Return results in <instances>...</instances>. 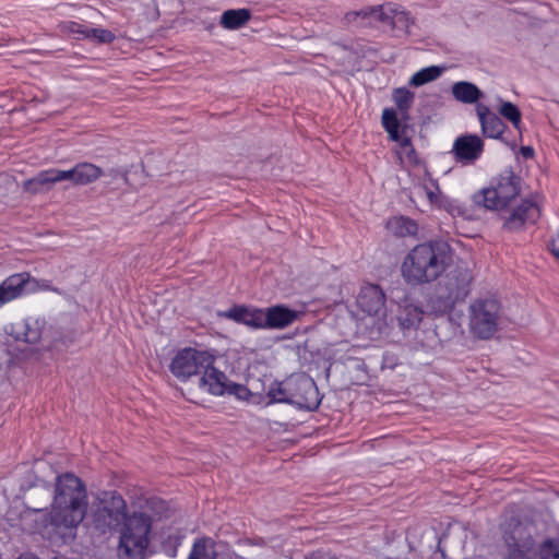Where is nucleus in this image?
<instances>
[{
  "label": "nucleus",
  "instance_id": "f257e3e1",
  "mask_svg": "<svg viewBox=\"0 0 559 559\" xmlns=\"http://www.w3.org/2000/svg\"><path fill=\"white\" fill-rule=\"evenodd\" d=\"M152 518L142 511L127 512V502L116 490L102 491L93 504L92 524L99 534L120 532L119 559H145Z\"/></svg>",
  "mask_w": 559,
  "mask_h": 559
},
{
  "label": "nucleus",
  "instance_id": "f03ea898",
  "mask_svg": "<svg viewBox=\"0 0 559 559\" xmlns=\"http://www.w3.org/2000/svg\"><path fill=\"white\" fill-rule=\"evenodd\" d=\"M87 506V490L83 480L69 472L58 475L48 524L50 538L61 544L71 543L86 515Z\"/></svg>",
  "mask_w": 559,
  "mask_h": 559
},
{
  "label": "nucleus",
  "instance_id": "7ed1b4c3",
  "mask_svg": "<svg viewBox=\"0 0 559 559\" xmlns=\"http://www.w3.org/2000/svg\"><path fill=\"white\" fill-rule=\"evenodd\" d=\"M449 246L428 241L415 246L404 258L401 273L407 284L418 286L435 282L447 270Z\"/></svg>",
  "mask_w": 559,
  "mask_h": 559
},
{
  "label": "nucleus",
  "instance_id": "20e7f679",
  "mask_svg": "<svg viewBox=\"0 0 559 559\" xmlns=\"http://www.w3.org/2000/svg\"><path fill=\"white\" fill-rule=\"evenodd\" d=\"M473 280L468 265L465 262H457L439 282L431 299L432 310L437 314L450 313L457 302H463L469 295Z\"/></svg>",
  "mask_w": 559,
  "mask_h": 559
},
{
  "label": "nucleus",
  "instance_id": "39448f33",
  "mask_svg": "<svg viewBox=\"0 0 559 559\" xmlns=\"http://www.w3.org/2000/svg\"><path fill=\"white\" fill-rule=\"evenodd\" d=\"M522 179L512 168H506L492 179L490 187L473 195V202L490 211L506 210L521 192Z\"/></svg>",
  "mask_w": 559,
  "mask_h": 559
},
{
  "label": "nucleus",
  "instance_id": "423d86ee",
  "mask_svg": "<svg viewBox=\"0 0 559 559\" xmlns=\"http://www.w3.org/2000/svg\"><path fill=\"white\" fill-rule=\"evenodd\" d=\"M502 306L493 296L479 297L468 307L471 333L479 340H490L499 330Z\"/></svg>",
  "mask_w": 559,
  "mask_h": 559
},
{
  "label": "nucleus",
  "instance_id": "0eeeda50",
  "mask_svg": "<svg viewBox=\"0 0 559 559\" xmlns=\"http://www.w3.org/2000/svg\"><path fill=\"white\" fill-rule=\"evenodd\" d=\"M214 361L215 357L210 352L186 347L176 354L169 369L176 378L186 381L192 376L205 374L214 368Z\"/></svg>",
  "mask_w": 559,
  "mask_h": 559
},
{
  "label": "nucleus",
  "instance_id": "6e6552de",
  "mask_svg": "<svg viewBox=\"0 0 559 559\" xmlns=\"http://www.w3.org/2000/svg\"><path fill=\"white\" fill-rule=\"evenodd\" d=\"M506 551L502 559H534L535 542L523 523L511 518L502 525Z\"/></svg>",
  "mask_w": 559,
  "mask_h": 559
},
{
  "label": "nucleus",
  "instance_id": "1a4fd4ad",
  "mask_svg": "<svg viewBox=\"0 0 559 559\" xmlns=\"http://www.w3.org/2000/svg\"><path fill=\"white\" fill-rule=\"evenodd\" d=\"M288 391L292 392L290 405H295L300 409L316 411L321 397L314 380L301 372L294 373L288 377Z\"/></svg>",
  "mask_w": 559,
  "mask_h": 559
},
{
  "label": "nucleus",
  "instance_id": "9d476101",
  "mask_svg": "<svg viewBox=\"0 0 559 559\" xmlns=\"http://www.w3.org/2000/svg\"><path fill=\"white\" fill-rule=\"evenodd\" d=\"M198 385L213 395L233 394L239 399H246L249 394L245 385L231 382L223 371L216 368L200 376Z\"/></svg>",
  "mask_w": 559,
  "mask_h": 559
},
{
  "label": "nucleus",
  "instance_id": "9b49d317",
  "mask_svg": "<svg viewBox=\"0 0 559 559\" xmlns=\"http://www.w3.org/2000/svg\"><path fill=\"white\" fill-rule=\"evenodd\" d=\"M39 287L48 289L49 285L39 286V282L27 272L12 274L0 284V307Z\"/></svg>",
  "mask_w": 559,
  "mask_h": 559
},
{
  "label": "nucleus",
  "instance_id": "f8f14e48",
  "mask_svg": "<svg viewBox=\"0 0 559 559\" xmlns=\"http://www.w3.org/2000/svg\"><path fill=\"white\" fill-rule=\"evenodd\" d=\"M44 326V320L27 318L11 322L4 331L17 342L36 344L41 338Z\"/></svg>",
  "mask_w": 559,
  "mask_h": 559
},
{
  "label": "nucleus",
  "instance_id": "ddd939ff",
  "mask_svg": "<svg viewBox=\"0 0 559 559\" xmlns=\"http://www.w3.org/2000/svg\"><path fill=\"white\" fill-rule=\"evenodd\" d=\"M218 316L254 330H264V309L262 308L247 305H234L228 310L219 312Z\"/></svg>",
  "mask_w": 559,
  "mask_h": 559
},
{
  "label": "nucleus",
  "instance_id": "4468645a",
  "mask_svg": "<svg viewBox=\"0 0 559 559\" xmlns=\"http://www.w3.org/2000/svg\"><path fill=\"white\" fill-rule=\"evenodd\" d=\"M539 217V209L535 202L528 199L512 210L504 218L503 229L509 231L520 230L526 223H535Z\"/></svg>",
  "mask_w": 559,
  "mask_h": 559
},
{
  "label": "nucleus",
  "instance_id": "2eb2a0df",
  "mask_svg": "<svg viewBox=\"0 0 559 559\" xmlns=\"http://www.w3.org/2000/svg\"><path fill=\"white\" fill-rule=\"evenodd\" d=\"M385 294L377 284L362 286L357 297L359 309L369 316H378L385 307Z\"/></svg>",
  "mask_w": 559,
  "mask_h": 559
},
{
  "label": "nucleus",
  "instance_id": "dca6fc26",
  "mask_svg": "<svg viewBox=\"0 0 559 559\" xmlns=\"http://www.w3.org/2000/svg\"><path fill=\"white\" fill-rule=\"evenodd\" d=\"M484 151V142L476 134L459 136L453 144L452 152L457 162L473 163Z\"/></svg>",
  "mask_w": 559,
  "mask_h": 559
},
{
  "label": "nucleus",
  "instance_id": "f3484780",
  "mask_svg": "<svg viewBox=\"0 0 559 559\" xmlns=\"http://www.w3.org/2000/svg\"><path fill=\"white\" fill-rule=\"evenodd\" d=\"M298 312L284 305H276L264 309V330H281L293 324Z\"/></svg>",
  "mask_w": 559,
  "mask_h": 559
},
{
  "label": "nucleus",
  "instance_id": "a211bd4d",
  "mask_svg": "<svg viewBox=\"0 0 559 559\" xmlns=\"http://www.w3.org/2000/svg\"><path fill=\"white\" fill-rule=\"evenodd\" d=\"M477 116L480 121L481 132L486 138L500 139L507 128L502 119L484 104L476 105Z\"/></svg>",
  "mask_w": 559,
  "mask_h": 559
},
{
  "label": "nucleus",
  "instance_id": "6ab92c4d",
  "mask_svg": "<svg viewBox=\"0 0 559 559\" xmlns=\"http://www.w3.org/2000/svg\"><path fill=\"white\" fill-rule=\"evenodd\" d=\"M378 19H384L382 5L364 8L359 11L347 12L343 22L346 25H355L357 27L373 26Z\"/></svg>",
  "mask_w": 559,
  "mask_h": 559
},
{
  "label": "nucleus",
  "instance_id": "aec40b11",
  "mask_svg": "<svg viewBox=\"0 0 559 559\" xmlns=\"http://www.w3.org/2000/svg\"><path fill=\"white\" fill-rule=\"evenodd\" d=\"M58 183L55 168L39 171L36 176L23 182V190L31 194L49 192Z\"/></svg>",
  "mask_w": 559,
  "mask_h": 559
},
{
  "label": "nucleus",
  "instance_id": "412c9836",
  "mask_svg": "<svg viewBox=\"0 0 559 559\" xmlns=\"http://www.w3.org/2000/svg\"><path fill=\"white\" fill-rule=\"evenodd\" d=\"M424 311L420 307L413 304H405L399 308L396 320L402 331L416 330L421 320Z\"/></svg>",
  "mask_w": 559,
  "mask_h": 559
},
{
  "label": "nucleus",
  "instance_id": "4be33fe9",
  "mask_svg": "<svg viewBox=\"0 0 559 559\" xmlns=\"http://www.w3.org/2000/svg\"><path fill=\"white\" fill-rule=\"evenodd\" d=\"M454 98L464 104H474L483 97V92L473 83L460 81L453 84Z\"/></svg>",
  "mask_w": 559,
  "mask_h": 559
},
{
  "label": "nucleus",
  "instance_id": "5701e85b",
  "mask_svg": "<svg viewBox=\"0 0 559 559\" xmlns=\"http://www.w3.org/2000/svg\"><path fill=\"white\" fill-rule=\"evenodd\" d=\"M382 126L392 141H400L403 147L411 145L408 138L402 139L400 135V120L394 109L385 108L382 111Z\"/></svg>",
  "mask_w": 559,
  "mask_h": 559
},
{
  "label": "nucleus",
  "instance_id": "b1692460",
  "mask_svg": "<svg viewBox=\"0 0 559 559\" xmlns=\"http://www.w3.org/2000/svg\"><path fill=\"white\" fill-rule=\"evenodd\" d=\"M384 19H378L377 23L388 24L394 31L402 32L405 35L409 34V27L414 23L409 13L406 11H392L389 14L383 11Z\"/></svg>",
  "mask_w": 559,
  "mask_h": 559
},
{
  "label": "nucleus",
  "instance_id": "393cba45",
  "mask_svg": "<svg viewBox=\"0 0 559 559\" xmlns=\"http://www.w3.org/2000/svg\"><path fill=\"white\" fill-rule=\"evenodd\" d=\"M251 19L249 9L227 10L221 16V24L227 29H237L246 25Z\"/></svg>",
  "mask_w": 559,
  "mask_h": 559
},
{
  "label": "nucleus",
  "instance_id": "a878e982",
  "mask_svg": "<svg viewBox=\"0 0 559 559\" xmlns=\"http://www.w3.org/2000/svg\"><path fill=\"white\" fill-rule=\"evenodd\" d=\"M103 176V169L92 163L76 164V185L86 186L95 182Z\"/></svg>",
  "mask_w": 559,
  "mask_h": 559
},
{
  "label": "nucleus",
  "instance_id": "bb28decb",
  "mask_svg": "<svg viewBox=\"0 0 559 559\" xmlns=\"http://www.w3.org/2000/svg\"><path fill=\"white\" fill-rule=\"evenodd\" d=\"M188 559H217V552L212 539L205 537L195 539Z\"/></svg>",
  "mask_w": 559,
  "mask_h": 559
},
{
  "label": "nucleus",
  "instance_id": "cd10ccee",
  "mask_svg": "<svg viewBox=\"0 0 559 559\" xmlns=\"http://www.w3.org/2000/svg\"><path fill=\"white\" fill-rule=\"evenodd\" d=\"M444 68L430 66L417 71L409 80L411 86H421L437 80L443 72Z\"/></svg>",
  "mask_w": 559,
  "mask_h": 559
},
{
  "label": "nucleus",
  "instance_id": "c85d7f7f",
  "mask_svg": "<svg viewBox=\"0 0 559 559\" xmlns=\"http://www.w3.org/2000/svg\"><path fill=\"white\" fill-rule=\"evenodd\" d=\"M415 95L413 92L405 87L395 88L393 92V99L397 109L401 111L402 119L408 118V109L414 103Z\"/></svg>",
  "mask_w": 559,
  "mask_h": 559
},
{
  "label": "nucleus",
  "instance_id": "c756f323",
  "mask_svg": "<svg viewBox=\"0 0 559 559\" xmlns=\"http://www.w3.org/2000/svg\"><path fill=\"white\" fill-rule=\"evenodd\" d=\"M288 378L282 382H274L267 392L271 402L290 404L292 392L288 391Z\"/></svg>",
  "mask_w": 559,
  "mask_h": 559
},
{
  "label": "nucleus",
  "instance_id": "7c9ffc66",
  "mask_svg": "<svg viewBox=\"0 0 559 559\" xmlns=\"http://www.w3.org/2000/svg\"><path fill=\"white\" fill-rule=\"evenodd\" d=\"M391 224L394 227L395 234L400 237L415 236L418 231L417 223L409 217H395Z\"/></svg>",
  "mask_w": 559,
  "mask_h": 559
},
{
  "label": "nucleus",
  "instance_id": "2f4dec72",
  "mask_svg": "<svg viewBox=\"0 0 559 559\" xmlns=\"http://www.w3.org/2000/svg\"><path fill=\"white\" fill-rule=\"evenodd\" d=\"M499 114L507 120H509L513 127L521 131L522 114L519 107L511 102H502Z\"/></svg>",
  "mask_w": 559,
  "mask_h": 559
},
{
  "label": "nucleus",
  "instance_id": "473e14b6",
  "mask_svg": "<svg viewBox=\"0 0 559 559\" xmlns=\"http://www.w3.org/2000/svg\"><path fill=\"white\" fill-rule=\"evenodd\" d=\"M85 39L97 44H110L116 39V35L109 29L87 27Z\"/></svg>",
  "mask_w": 559,
  "mask_h": 559
},
{
  "label": "nucleus",
  "instance_id": "72a5a7b5",
  "mask_svg": "<svg viewBox=\"0 0 559 559\" xmlns=\"http://www.w3.org/2000/svg\"><path fill=\"white\" fill-rule=\"evenodd\" d=\"M540 559H559V542H547L540 548Z\"/></svg>",
  "mask_w": 559,
  "mask_h": 559
},
{
  "label": "nucleus",
  "instance_id": "f704fd0d",
  "mask_svg": "<svg viewBox=\"0 0 559 559\" xmlns=\"http://www.w3.org/2000/svg\"><path fill=\"white\" fill-rule=\"evenodd\" d=\"M55 174H56L58 183L69 180L73 185H76V165L68 170H61V169L55 168Z\"/></svg>",
  "mask_w": 559,
  "mask_h": 559
},
{
  "label": "nucleus",
  "instance_id": "c9c22d12",
  "mask_svg": "<svg viewBox=\"0 0 559 559\" xmlns=\"http://www.w3.org/2000/svg\"><path fill=\"white\" fill-rule=\"evenodd\" d=\"M64 29L71 34H78L79 36L76 38L82 39V38L86 37L87 26L80 24L78 22L71 21L64 25Z\"/></svg>",
  "mask_w": 559,
  "mask_h": 559
},
{
  "label": "nucleus",
  "instance_id": "e433bc0d",
  "mask_svg": "<svg viewBox=\"0 0 559 559\" xmlns=\"http://www.w3.org/2000/svg\"><path fill=\"white\" fill-rule=\"evenodd\" d=\"M550 250L552 254L559 260V234L552 239L550 243Z\"/></svg>",
  "mask_w": 559,
  "mask_h": 559
},
{
  "label": "nucleus",
  "instance_id": "4c0bfd02",
  "mask_svg": "<svg viewBox=\"0 0 559 559\" xmlns=\"http://www.w3.org/2000/svg\"><path fill=\"white\" fill-rule=\"evenodd\" d=\"M520 152L524 158H533L534 157V148L532 146H522Z\"/></svg>",
  "mask_w": 559,
  "mask_h": 559
},
{
  "label": "nucleus",
  "instance_id": "58836bf2",
  "mask_svg": "<svg viewBox=\"0 0 559 559\" xmlns=\"http://www.w3.org/2000/svg\"><path fill=\"white\" fill-rule=\"evenodd\" d=\"M306 559H337V558L334 556H331L330 554L314 552V554H311L309 557H306Z\"/></svg>",
  "mask_w": 559,
  "mask_h": 559
},
{
  "label": "nucleus",
  "instance_id": "ea45409f",
  "mask_svg": "<svg viewBox=\"0 0 559 559\" xmlns=\"http://www.w3.org/2000/svg\"><path fill=\"white\" fill-rule=\"evenodd\" d=\"M17 559H39V558H37L36 556H34L32 554H24V555H21Z\"/></svg>",
  "mask_w": 559,
  "mask_h": 559
},
{
  "label": "nucleus",
  "instance_id": "a19ab883",
  "mask_svg": "<svg viewBox=\"0 0 559 559\" xmlns=\"http://www.w3.org/2000/svg\"><path fill=\"white\" fill-rule=\"evenodd\" d=\"M427 197L430 202H435V200H437V195L431 190H427Z\"/></svg>",
  "mask_w": 559,
  "mask_h": 559
},
{
  "label": "nucleus",
  "instance_id": "79ce46f5",
  "mask_svg": "<svg viewBox=\"0 0 559 559\" xmlns=\"http://www.w3.org/2000/svg\"><path fill=\"white\" fill-rule=\"evenodd\" d=\"M51 559H68V558H66V557H63V556H59V557H53V558H51Z\"/></svg>",
  "mask_w": 559,
  "mask_h": 559
}]
</instances>
